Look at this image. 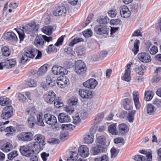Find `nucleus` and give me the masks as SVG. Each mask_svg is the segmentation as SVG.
<instances>
[{
	"label": "nucleus",
	"instance_id": "f3484780",
	"mask_svg": "<svg viewBox=\"0 0 161 161\" xmlns=\"http://www.w3.org/2000/svg\"><path fill=\"white\" fill-rule=\"evenodd\" d=\"M37 49L32 47H28L25 49V53L30 58H33L36 55Z\"/></svg>",
	"mask_w": 161,
	"mask_h": 161
},
{
	"label": "nucleus",
	"instance_id": "c756f323",
	"mask_svg": "<svg viewBox=\"0 0 161 161\" xmlns=\"http://www.w3.org/2000/svg\"><path fill=\"white\" fill-rule=\"evenodd\" d=\"M131 100L128 98H126L122 100L123 104L125 109L129 110L130 108Z\"/></svg>",
	"mask_w": 161,
	"mask_h": 161
},
{
	"label": "nucleus",
	"instance_id": "8fccbe9b",
	"mask_svg": "<svg viewBox=\"0 0 161 161\" xmlns=\"http://www.w3.org/2000/svg\"><path fill=\"white\" fill-rule=\"evenodd\" d=\"M78 99L76 97H73L69 99L68 100V103L70 105H75L78 103Z\"/></svg>",
	"mask_w": 161,
	"mask_h": 161
},
{
	"label": "nucleus",
	"instance_id": "de8ad7c7",
	"mask_svg": "<svg viewBox=\"0 0 161 161\" xmlns=\"http://www.w3.org/2000/svg\"><path fill=\"white\" fill-rule=\"evenodd\" d=\"M136 161H146V158L143 156L137 154L135 155L133 158Z\"/></svg>",
	"mask_w": 161,
	"mask_h": 161
},
{
	"label": "nucleus",
	"instance_id": "aec40b11",
	"mask_svg": "<svg viewBox=\"0 0 161 161\" xmlns=\"http://www.w3.org/2000/svg\"><path fill=\"white\" fill-rule=\"evenodd\" d=\"M13 148L12 142L11 140H9L8 142L3 144L0 147L1 149L3 152L8 153Z\"/></svg>",
	"mask_w": 161,
	"mask_h": 161
},
{
	"label": "nucleus",
	"instance_id": "c85d7f7f",
	"mask_svg": "<svg viewBox=\"0 0 161 161\" xmlns=\"http://www.w3.org/2000/svg\"><path fill=\"white\" fill-rule=\"evenodd\" d=\"M80 117L82 119H85L84 117H82L81 116L80 117L79 116L78 113H76L74 116H73V123L77 125H79L81 123V120Z\"/></svg>",
	"mask_w": 161,
	"mask_h": 161
},
{
	"label": "nucleus",
	"instance_id": "4be33fe9",
	"mask_svg": "<svg viewBox=\"0 0 161 161\" xmlns=\"http://www.w3.org/2000/svg\"><path fill=\"white\" fill-rule=\"evenodd\" d=\"M34 44L36 47L38 48H42L44 45V42L42 35L37 36L34 41Z\"/></svg>",
	"mask_w": 161,
	"mask_h": 161
},
{
	"label": "nucleus",
	"instance_id": "c03bdc74",
	"mask_svg": "<svg viewBox=\"0 0 161 161\" xmlns=\"http://www.w3.org/2000/svg\"><path fill=\"white\" fill-rule=\"evenodd\" d=\"M136 110H132L128 115L127 119L129 122H132L134 119V115L136 113Z\"/></svg>",
	"mask_w": 161,
	"mask_h": 161
},
{
	"label": "nucleus",
	"instance_id": "6e6d98bb",
	"mask_svg": "<svg viewBox=\"0 0 161 161\" xmlns=\"http://www.w3.org/2000/svg\"><path fill=\"white\" fill-rule=\"evenodd\" d=\"M64 40V36H62L58 39L56 42L55 44V46L59 47L61 46L63 44Z\"/></svg>",
	"mask_w": 161,
	"mask_h": 161
},
{
	"label": "nucleus",
	"instance_id": "412c9836",
	"mask_svg": "<svg viewBox=\"0 0 161 161\" xmlns=\"http://www.w3.org/2000/svg\"><path fill=\"white\" fill-rule=\"evenodd\" d=\"M118 133L121 135H125L129 131V128L128 125L125 123H121L118 126Z\"/></svg>",
	"mask_w": 161,
	"mask_h": 161
},
{
	"label": "nucleus",
	"instance_id": "864d4df0",
	"mask_svg": "<svg viewBox=\"0 0 161 161\" xmlns=\"http://www.w3.org/2000/svg\"><path fill=\"white\" fill-rule=\"evenodd\" d=\"M83 35L86 38H88L91 36L92 34V30L90 29H88L86 31H84L82 32Z\"/></svg>",
	"mask_w": 161,
	"mask_h": 161
},
{
	"label": "nucleus",
	"instance_id": "f8f14e48",
	"mask_svg": "<svg viewBox=\"0 0 161 161\" xmlns=\"http://www.w3.org/2000/svg\"><path fill=\"white\" fill-rule=\"evenodd\" d=\"M137 56L139 59L143 63H148L152 60L151 56L149 53L146 52L140 53H138Z\"/></svg>",
	"mask_w": 161,
	"mask_h": 161
},
{
	"label": "nucleus",
	"instance_id": "1a4fd4ad",
	"mask_svg": "<svg viewBox=\"0 0 161 161\" xmlns=\"http://www.w3.org/2000/svg\"><path fill=\"white\" fill-rule=\"evenodd\" d=\"M79 94L81 98L86 99H91L93 97L92 91L87 89H80Z\"/></svg>",
	"mask_w": 161,
	"mask_h": 161
},
{
	"label": "nucleus",
	"instance_id": "4d7b16f0",
	"mask_svg": "<svg viewBox=\"0 0 161 161\" xmlns=\"http://www.w3.org/2000/svg\"><path fill=\"white\" fill-rule=\"evenodd\" d=\"M158 47L155 45L153 46L149 50V52L151 54L154 55L158 52Z\"/></svg>",
	"mask_w": 161,
	"mask_h": 161
},
{
	"label": "nucleus",
	"instance_id": "e433bc0d",
	"mask_svg": "<svg viewBox=\"0 0 161 161\" xmlns=\"http://www.w3.org/2000/svg\"><path fill=\"white\" fill-rule=\"evenodd\" d=\"M84 39L82 38L76 37L74 38L69 43V46L73 47L74 45L77 43L83 42Z\"/></svg>",
	"mask_w": 161,
	"mask_h": 161
},
{
	"label": "nucleus",
	"instance_id": "ea45409f",
	"mask_svg": "<svg viewBox=\"0 0 161 161\" xmlns=\"http://www.w3.org/2000/svg\"><path fill=\"white\" fill-rule=\"evenodd\" d=\"M37 121L36 124L38 125L41 126H44V124L43 122V119H42V113H39L37 114Z\"/></svg>",
	"mask_w": 161,
	"mask_h": 161
},
{
	"label": "nucleus",
	"instance_id": "cd10ccee",
	"mask_svg": "<svg viewBox=\"0 0 161 161\" xmlns=\"http://www.w3.org/2000/svg\"><path fill=\"white\" fill-rule=\"evenodd\" d=\"M11 103V101L8 98L5 96H2L0 97V105L5 106L9 105Z\"/></svg>",
	"mask_w": 161,
	"mask_h": 161
},
{
	"label": "nucleus",
	"instance_id": "4468645a",
	"mask_svg": "<svg viewBox=\"0 0 161 161\" xmlns=\"http://www.w3.org/2000/svg\"><path fill=\"white\" fill-rule=\"evenodd\" d=\"M131 65L128 64L126 65V68L125 70L124 75L122 77V80L127 82H129L131 79L130 76L131 72Z\"/></svg>",
	"mask_w": 161,
	"mask_h": 161
},
{
	"label": "nucleus",
	"instance_id": "2eb2a0df",
	"mask_svg": "<svg viewBox=\"0 0 161 161\" xmlns=\"http://www.w3.org/2000/svg\"><path fill=\"white\" fill-rule=\"evenodd\" d=\"M78 151L80 155L82 157L86 158L89 154V151L87 146L82 145L78 148Z\"/></svg>",
	"mask_w": 161,
	"mask_h": 161
},
{
	"label": "nucleus",
	"instance_id": "09e8293b",
	"mask_svg": "<svg viewBox=\"0 0 161 161\" xmlns=\"http://www.w3.org/2000/svg\"><path fill=\"white\" fill-rule=\"evenodd\" d=\"M18 155V152L16 151H13L8 154V158L10 160H12Z\"/></svg>",
	"mask_w": 161,
	"mask_h": 161
},
{
	"label": "nucleus",
	"instance_id": "e2e57ef3",
	"mask_svg": "<svg viewBox=\"0 0 161 161\" xmlns=\"http://www.w3.org/2000/svg\"><path fill=\"white\" fill-rule=\"evenodd\" d=\"M65 52L66 53L68 54H70L73 55L74 53L72 48L70 47H67L65 48L64 49Z\"/></svg>",
	"mask_w": 161,
	"mask_h": 161
},
{
	"label": "nucleus",
	"instance_id": "6e6552de",
	"mask_svg": "<svg viewBox=\"0 0 161 161\" xmlns=\"http://www.w3.org/2000/svg\"><path fill=\"white\" fill-rule=\"evenodd\" d=\"M43 120L46 123L51 126H55L57 123L56 117L50 114H45L44 115Z\"/></svg>",
	"mask_w": 161,
	"mask_h": 161
},
{
	"label": "nucleus",
	"instance_id": "58836bf2",
	"mask_svg": "<svg viewBox=\"0 0 161 161\" xmlns=\"http://www.w3.org/2000/svg\"><path fill=\"white\" fill-rule=\"evenodd\" d=\"M5 131L6 132H8V133L6 134V136H12L13 134L11 132H15L16 130L15 129L14 127L10 126L6 128L5 129Z\"/></svg>",
	"mask_w": 161,
	"mask_h": 161
},
{
	"label": "nucleus",
	"instance_id": "a211bd4d",
	"mask_svg": "<svg viewBox=\"0 0 161 161\" xmlns=\"http://www.w3.org/2000/svg\"><path fill=\"white\" fill-rule=\"evenodd\" d=\"M120 12L121 16L124 18L129 17L131 14V12L128 7L124 5L120 7Z\"/></svg>",
	"mask_w": 161,
	"mask_h": 161
},
{
	"label": "nucleus",
	"instance_id": "f03ea898",
	"mask_svg": "<svg viewBox=\"0 0 161 161\" xmlns=\"http://www.w3.org/2000/svg\"><path fill=\"white\" fill-rule=\"evenodd\" d=\"M33 139L34 142L32 143L34 148L37 153H39L44 147L46 144L45 138L41 134H36L33 136Z\"/></svg>",
	"mask_w": 161,
	"mask_h": 161
},
{
	"label": "nucleus",
	"instance_id": "393cba45",
	"mask_svg": "<svg viewBox=\"0 0 161 161\" xmlns=\"http://www.w3.org/2000/svg\"><path fill=\"white\" fill-rule=\"evenodd\" d=\"M97 146L92 148L91 149L92 153L94 155H96L99 153L103 152V148L100 145L96 144Z\"/></svg>",
	"mask_w": 161,
	"mask_h": 161
},
{
	"label": "nucleus",
	"instance_id": "0eeeda50",
	"mask_svg": "<svg viewBox=\"0 0 161 161\" xmlns=\"http://www.w3.org/2000/svg\"><path fill=\"white\" fill-rule=\"evenodd\" d=\"M94 31L97 34L105 36L108 35L109 32L107 26L101 25H96L94 28Z\"/></svg>",
	"mask_w": 161,
	"mask_h": 161
},
{
	"label": "nucleus",
	"instance_id": "b1692460",
	"mask_svg": "<svg viewBox=\"0 0 161 161\" xmlns=\"http://www.w3.org/2000/svg\"><path fill=\"white\" fill-rule=\"evenodd\" d=\"M108 130L109 132L112 135H118V131L117 129V124L113 123L110 125L108 127Z\"/></svg>",
	"mask_w": 161,
	"mask_h": 161
},
{
	"label": "nucleus",
	"instance_id": "9b49d317",
	"mask_svg": "<svg viewBox=\"0 0 161 161\" xmlns=\"http://www.w3.org/2000/svg\"><path fill=\"white\" fill-rule=\"evenodd\" d=\"M57 83L58 86L63 87L69 84V80L65 75L60 76L57 78Z\"/></svg>",
	"mask_w": 161,
	"mask_h": 161
},
{
	"label": "nucleus",
	"instance_id": "f704fd0d",
	"mask_svg": "<svg viewBox=\"0 0 161 161\" xmlns=\"http://www.w3.org/2000/svg\"><path fill=\"white\" fill-rule=\"evenodd\" d=\"M147 113L149 114H153L156 110L154 106L152 104H148L147 106Z\"/></svg>",
	"mask_w": 161,
	"mask_h": 161
},
{
	"label": "nucleus",
	"instance_id": "3c124183",
	"mask_svg": "<svg viewBox=\"0 0 161 161\" xmlns=\"http://www.w3.org/2000/svg\"><path fill=\"white\" fill-rule=\"evenodd\" d=\"M59 66L58 65H55L54 66L52 69V70L53 73L56 75H58L60 74V68H59Z\"/></svg>",
	"mask_w": 161,
	"mask_h": 161
},
{
	"label": "nucleus",
	"instance_id": "7ed1b4c3",
	"mask_svg": "<svg viewBox=\"0 0 161 161\" xmlns=\"http://www.w3.org/2000/svg\"><path fill=\"white\" fill-rule=\"evenodd\" d=\"M35 150L32 143L20 146L19 147V151L21 154L25 156L28 157L32 156L34 153H38Z\"/></svg>",
	"mask_w": 161,
	"mask_h": 161
},
{
	"label": "nucleus",
	"instance_id": "c9c22d12",
	"mask_svg": "<svg viewBox=\"0 0 161 161\" xmlns=\"http://www.w3.org/2000/svg\"><path fill=\"white\" fill-rule=\"evenodd\" d=\"M140 41L136 39L134 44V47L132 49V52L134 53V55H136L139 51Z\"/></svg>",
	"mask_w": 161,
	"mask_h": 161
},
{
	"label": "nucleus",
	"instance_id": "a878e982",
	"mask_svg": "<svg viewBox=\"0 0 161 161\" xmlns=\"http://www.w3.org/2000/svg\"><path fill=\"white\" fill-rule=\"evenodd\" d=\"M106 138L105 136L102 135L98 136L97 138L96 144L101 146H105L106 144Z\"/></svg>",
	"mask_w": 161,
	"mask_h": 161
},
{
	"label": "nucleus",
	"instance_id": "052dcab7",
	"mask_svg": "<svg viewBox=\"0 0 161 161\" xmlns=\"http://www.w3.org/2000/svg\"><path fill=\"white\" fill-rule=\"evenodd\" d=\"M161 79V77L160 75L156 74L154 75L152 79V80L153 82L157 83Z\"/></svg>",
	"mask_w": 161,
	"mask_h": 161
},
{
	"label": "nucleus",
	"instance_id": "473e14b6",
	"mask_svg": "<svg viewBox=\"0 0 161 161\" xmlns=\"http://www.w3.org/2000/svg\"><path fill=\"white\" fill-rule=\"evenodd\" d=\"M28 124L30 128L33 127L36 124V121L34 116L30 115L28 119Z\"/></svg>",
	"mask_w": 161,
	"mask_h": 161
},
{
	"label": "nucleus",
	"instance_id": "2f4dec72",
	"mask_svg": "<svg viewBox=\"0 0 161 161\" xmlns=\"http://www.w3.org/2000/svg\"><path fill=\"white\" fill-rule=\"evenodd\" d=\"M42 31L45 34L50 35L53 32V27L51 26H45L42 28Z\"/></svg>",
	"mask_w": 161,
	"mask_h": 161
},
{
	"label": "nucleus",
	"instance_id": "423d86ee",
	"mask_svg": "<svg viewBox=\"0 0 161 161\" xmlns=\"http://www.w3.org/2000/svg\"><path fill=\"white\" fill-rule=\"evenodd\" d=\"M17 137L19 141L29 142L31 141L33 139V134L31 131L22 132L17 135Z\"/></svg>",
	"mask_w": 161,
	"mask_h": 161
},
{
	"label": "nucleus",
	"instance_id": "9d476101",
	"mask_svg": "<svg viewBox=\"0 0 161 161\" xmlns=\"http://www.w3.org/2000/svg\"><path fill=\"white\" fill-rule=\"evenodd\" d=\"M56 97V94L53 91H49L43 96L44 101L48 103L52 104L55 100Z\"/></svg>",
	"mask_w": 161,
	"mask_h": 161
},
{
	"label": "nucleus",
	"instance_id": "bf43d9fd",
	"mask_svg": "<svg viewBox=\"0 0 161 161\" xmlns=\"http://www.w3.org/2000/svg\"><path fill=\"white\" fill-rule=\"evenodd\" d=\"M119 152L115 147H113L110 151L111 157L115 158L118 154Z\"/></svg>",
	"mask_w": 161,
	"mask_h": 161
},
{
	"label": "nucleus",
	"instance_id": "dca6fc26",
	"mask_svg": "<svg viewBox=\"0 0 161 161\" xmlns=\"http://www.w3.org/2000/svg\"><path fill=\"white\" fill-rule=\"evenodd\" d=\"M4 36V38L9 41H17L18 40L16 34L12 31L5 32Z\"/></svg>",
	"mask_w": 161,
	"mask_h": 161
},
{
	"label": "nucleus",
	"instance_id": "6ab92c4d",
	"mask_svg": "<svg viewBox=\"0 0 161 161\" xmlns=\"http://www.w3.org/2000/svg\"><path fill=\"white\" fill-rule=\"evenodd\" d=\"M97 84V81L95 79L91 78L84 82L83 85L85 87L93 89L95 87Z\"/></svg>",
	"mask_w": 161,
	"mask_h": 161
},
{
	"label": "nucleus",
	"instance_id": "49530a36",
	"mask_svg": "<svg viewBox=\"0 0 161 161\" xmlns=\"http://www.w3.org/2000/svg\"><path fill=\"white\" fill-rule=\"evenodd\" d=\"M16 97L18 98L19 101L22 103H24L26 99V97L21 93H17L16 95Z\"/></svg>",
	"mask_w": 161,
	"mask_h": 161
},
{
	"label": "nucleus",
	"instance_id": "39448f33",
	"mask_svg": "<svg viewBox=\"0 0 161 161\" xmlns=\"http://www.w3.org/2000/svg\"><path fill=\"white\" fill-rule=\"evenodd\" d=\"M14 109L12 106H7L2 109L1 115V118L4 119H8L14 115Z\"/></svg>",
	"mask_w": 161,
	"mask_h": 161
},
{
	"label": "nucleus",
	"instance_id": "5701e85b",
	"mask_svg": "<svg viewBox=\"0 0 161 161\" xmlns=\"http://www.w3.org/2000/svg\"><path fill=\"white\" fill-rule=\"evenodd\" d=\"M58 119L61 123L69 122L71 121L70 117L66 113H62L58 115Z\"/></svg>",
	"mask_w": 161,
	"mask_h": 161
},
{
	"label": "nucleus",
	"instance_id": "72a5a7b5",
	"mask_svg": "<svg viewBox=\"0 0 161 161\" xmlns=\"http://www.w3.org/2000/svg\"><path fill=\"white\" fill-rule=\"evenodd\" d=\"M109 19L108 17L107 16H100L98 17L97 19V21L98 23L101 24H106L109 21Z\"/></svg>",
	"mask_w": 161,
	"mask_h": 161
},
{
	"label": "nucleus",
	"instance_id": "0e129e2a",
	"mask_svg": "<svg viewBox=\"0 0 161 161\" xmlns=\"http://www.w3.org/2000/svg\"><path fill=\"white\" fill-rule=\"evenodd\" d=\"M27 85L30 87H33L36 85V82L33 79H30L27 81Z\"/></svg>",
	"mask_w": 161,
	"mask_h": 161
},
{
	"label": "nucleus",
	"instance_id": "a19ab883",
	"mask_svg": "<svg viewBox=\"0 0 161 161\" xmlns=\"http://www.w3.org/2000/svg\"><path fill=\"white\" fill-rule=\"evenodd\" d=\"M54 106L56 108H59L64 105L61 99L59 97H57L55 99L54 102Z\"/></svg>",
	"mask_w": 161,
	"mask_h": 161
},
{
	"label": "nucleus",
	"instance_id": "a18cd8bd",
	"mask_svg": "<svg viewBox=\"0 0 161 161\" xmlns=\"http://www.w3.org/2000/svg\"><path fill=\"white\" fill-rule=\"evenodd\" d=\"M109 160V158L108 156L106 154L95 158V161H108Z\"/></svg>",
	"mask_w": 161,
	"mask_h": 161
},
{
	"label": "nucleus",
	"instance_id": "69168bd1",
	"mask_svg": "<svg viewBox=\"0 0 161 161\" xmlns=\"http://www.w3.org/2000/svg\"><path fill=\"white\" fill-rule=\"evenodd\" d=\"M93 17V14H89L86 19L85 24L86 26H87L91 22Z\"/></svg>",
	"mask_w": 161,
	"mask_h": 161
},
{
	"label": "nucleus",
	"instance_id": "79ce46f5",
	"mask_svg": "<svg viewBox=\"0 0 161 161\" xmlns=\"http://www.w3.org/2000/svg\"><path fill=\"white\" fill-rule=\"evenodd\" d=\"M145 68L146 66L143 64H142L140 66L135 69V71L139 75H142L144 73L143 70L145 69Z\"/></svg>",
	"mask_w": 161,
	"mask_h": 161
},
{
	"label": "nucleus",
	"instance_id": "20e7f679",
	"mask_svg": "<svg viewBox=\"0 0 161 161\" xmlns=\"http://www.w3.org/2000/svg\"><path fill=\"white\" fill-rule=\"evenodd\" d=\"M87 70V67L85 63L81 60L76 61L75 63V71L78 74H85Z\"/></svg>",
	"mask_w": 161,
	"mask_h": 161
},
{
	"label": "nucleus",
	"instance_id": "37998d69",
	"mask_svg": "<svg viewBox=\"0 0 161 161\" xmlns=\"http://www.w3.org/2000/svg\"><path fill=\"white\" fill-rule=\"evenodd\" d=\"M47 65L44 64L42 66L37 72V74L39 75H42L45 73L47 71Z\"/></svg>",
	"mask_w": 161,
	"mask_h": 161
},
{
	"label": "nucleus",
	"instance_id": "bb28decb",
	"mask_svg": "<svg viewBox=\"0 0 161 161\" xmlns=\"http://www.w3.org/2000/svg\"><path fill=\"white\" fill-rule=\"evenodd\" d=\"M85 142L87 144H91L93 143L94 141V136L93 133H90L86 134L84 137Z\"/></svg>",
	"mask_w": 161,
	"mask_h": 161
},
{
	"label": "nucleus",
	"instance_id": "13d9d810",
	"mask_svg": "<svg viewBox=\"0 0 161 161\" xmlns=\"http://www.w3.org/2000/svg\"><path fill=\"white\" fill-rule=\"evenodd\" d=\"M57 52V49L55 46L53 44L50 45L48 48L47 52L48 53H51V52Z\"/></svg>",
	"mask_w": 161,
	"mask_h": 161
},
{
	"label": "nucleus",
	"instance_id": "603ef678",
	"mask_svg": "<svg viewBox=\"0 0 161 161\" xmlns=\"http://www.w3.org/2000/svg\"><path fill=\"white\" fill-rule=\"evenodd\" d=\"M75 51L78 55H82L85 53L84 49L81 47H77Z\"/></svg>",
	"mask_w": 161,
	"mask_h": 161
},
{
	"label": "nucleus",
	"instance_id": "7c9ffc66",
	"mask_svg": "<svg viewBox=\"0 0 161 161\" xmlns=\"http://www.w3.org/2000/svg\"><path fill=\"white\" fill-rule=\"evenodd\" d=\"M153 95L154 93L152 91H145L144 93V99L146 101H150L152 99Z\"/></svg>",
	"mask_w": 161,
	"mask_h": 161
},
{
	"label": "nucleus",
	"instance_id": "f257e3e1",
	"mask_svg": "<svg viewBox=\"0 0 161 161\" xmlns=\"http://www.w3.org/2000/svg\"><path fill=\"white\" fill-rule=\"evenodd\" d=\"M39 27V25H36L35 21H32L30 23L27 24L25 26L22 27L23 30L15 28V30L18 34L19 38L20 41H23L25 37L24 31L27 34H30L32 36H34L37 33Z\"/></svg>",
	"mask_w": 161,
	"mask_h": 161
},
{
	"label": "nucleus",
	"instance_id": "680f3d73",
	"mask_svg": "<svg viewBox=\"0 0 161 161\" xmlns=\"http://www.w3.org/2000/svg\"><path fill=\"white\" fill-rule=\"evenodd\" d=\"M114 142L116 144L120 143L124 144L125 143V141L123 138L120 137L116 138L114 139Z\"/></svg>",
	"mask_w": 161,
	"mask_h": 161
},
{
	"label": "nucleus",
	"instance_id": "5fc2aeb1",
	"mask_svg": "<svg viewBox=\"0 0 161 161\" xmlns=\"http://www.w3.org/2000/svg\"><path fill=\"white\" fill-rule=\"evenodd\" d=\"M104 116L103 113L98 114L96 116L95 120L96 122L99 123L103 119Z\"/></svg>",
	"mask_w": 161,
	"mask_h": 161
},
{
	"label": "nucleus",
	"instance_id": "4c0bfd02",
	"mask_svg": "<svg viewBox=\"0 0 161 161\" xmlns=\"http://www.w3.org/2000/svg\"><path fill=\"white\" fill-rule=\"evenodd\" d=\"M2 55L5 56H9L10 54V51L9 48L6 46H3L1 48Z\"/></svg>",
	"mask_w": 161,
	"mask_h": 161
},
{
	"label": "nucleus",
	"instance_id": "ddd939ff",
	"mask_svg": "<svg viewBox=\"0 0 161 161\" xmlns=\"http://www.w3.org/2000/svg\"><path fill=\"white\" fill-rule=\"evenodd\" d=\"M67 9L66 7L63 5L58 7L53 12V15L56 16H61L66 13Z\"/></svg>",
	"mask_w": 161,
	"mask_h": 161
},
{
	"label": "nucleus",
	"instance_id": "338daca9",
	"mask_svg": "<svg viewBox=\"0 0 161 161\" xmlns=\"http://www.w3.org/2000/svg\"><path fill=\"white\" fill-rule=\"evenodd\" d=\"M144 45L145 50L148 51L152 44L150 41H148L145 42Z\"/></svg>",
	"mask_w": 161,
	"mask_h": 161
},
{
	"label": "nucleus",
	"instance_id": "774afa93",
	"mask_svg": "<svg viewBox=\"0 0 161 161\" xmlns=\"http://www.w3.org/2000/svg\"><path fill=\"white\" fill-rule=\"evenodd\" d=\"M153 103L158 107H161V100L160 99L156 98L154 100Z\"/></svg>",
	"mask_w": 161,
	"mask_h": 161
}]
</instances>
